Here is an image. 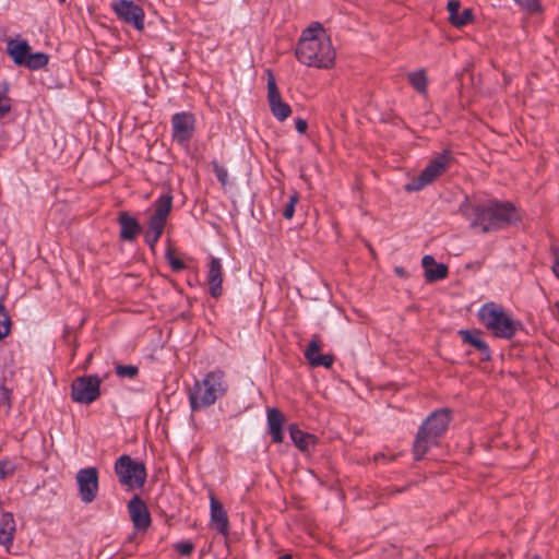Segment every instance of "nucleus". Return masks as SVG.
Returning <instances> with one entry per match:
<instances>
[{"mask_svg": "<svg viewBox=\"0 0 559 559\" xmlns=\"http://www.w3.org/2000/svg\"><path fill=\"white\" fill-rule=\"evenodd\" d=\"M299 62L307 67L330 68L335 60V50L319 22L304 29L295 51Z\"/></svg>", "mask_w": 559, "mask_h": 559, "instance_id": "f257e3e1", "label": "nucleus"}, {"mask_svg": "<svg viewBox=\"0 0 559 559\" xmlns=\"http://www.w3.org/2000/svg\"><path fill=\"white\" fill-rule=\"evenodd\" d=\"M229 389L227 376L222 369H214L195 380L189 392V403L192 411H199L214 405L223 399Z\"/></svg>", "mask_w": 559, "mask_h": 559, "instance_id": "f03ea898", "label": "nucleus"}, {"mask_svg": "<svg viewBox=\"0 0 559 559\" xmlns=\"http://www.w3.org/2000/svg\"><path fill=\"white\" fill-rule=\"evenodd\" d=\"M7 53L16 66L29 70H39L48 64L49 57L45 52H32L26 39L10 38L7 40Z\"/></svg>", "mask_w": 559, "mask_h": 559, "instance_id": "7ed1b4c3", "label": "nucleus"}, {"mask_svg": "<svg viewBox=\"0 0 559 559\" xmlns=\"http://www.w3.org/2000/svg\"><path fill=\"white\" fill-rule=\"evenodd\" d=\"M115 473L119 483L129 488H140L146 479L144 464L135 462L127 454L119 456L115 462Z\"/></svg>", "mask_w": 559, "mask_h": 559, "instance_id": "20e7f679", "label": "nucleus"}, {"mask_svg": "<svg viewBox=\"0 0 559 559\" xmlns=\"http://www.w3.org/2000/svg\"><path fill=\"white\" fill-rule=\"evenodd\" d=\"M523 328L521 321L506 312L501 306L491 302L490 330L491 336L511 340Z\"/></svg>", "mask_w": 559, "mask_h": 559, "instance_id": "39448f33", "label": "nucleus"}, {"mask_svg": "<svg viewBox=\"0 0 559 559\" xmlns=\"http://www.w3.org/2000/svg\"><path fill=\"white\" fill-rule=\"evenodd\" d=\"M100 395V379L98 376H82L71 385V397L74 402L88 405Z\"/></svg>", "mask_w": 559, "mask_h": 559, "instance_id": "423d86ee", "label": "nucleus"}, {"mask_svg": "<svg viewBox=\"0 0 559 559\" xmlns=\"http://www.w3.org/2000/svg\"><path fill=\"white\" fill-rule=\"evenodd\" d=\"M521 221V213L509 201L491 199V231L515 226Z\"/></svg>", "mask_w": 559, "mask_h": 559, "instance_id": "0eeeda50", "label": "nucleus"}, {"mask_svg": "<svg viewBox=\"0 0 559 559\" xmlns=\"http://www.w3.org/2000/svg\"><path fill=\"white\" fill-rule=\"evenodd\" d=\"M78 491L83 503H92L99 489L98 471L96 467H85L78 471L75 476Z\"/></svg>", "mask_w": 559, "mask_h": 559, "instance_id": "6e6552de", "label": "nucleus"}, {"mask_svg": "<svg viewBox=\"0 0 559 559\" xmlns=\"http://www.w3.org/2000/svg\"><path fill=\"white\" fill-rule=\"evenodd\" d=\"M448 156L442 154L432 159L420 173V175L412 179L406 186V191H418L433 182L447 168Z\"/></svg>", "mask_w": 559, "mask_h": 559, "instance_id": "1a4fd4ad", "label": "nucleus"}, {"mask_svg": "<svg viewBox=\"0 0 559 559\" xmlns=\"http://www.w3.org/2000/svg\"><path fill=\"white\" fill-rule=\"evenodd\" d=\"M111 9L120 21L132 25L139 32L144 29V10L132 0H117Z\"/></svg>", "mask_w": 559, "mask_h": 559, "instance_id": "9d476101", "label": "nucleus"}, {"mask_svg": "<svg viewBox=\"0 0 559 559\" xmlns=\"http://www.w3.org/2000/svg\"><path fill=\"white\" fill-rule=\"evenodd\" d=\"M195 131V116L189 111L176 112L171 117V136L179 145H187Z\"/></svg>", "mask_w": 559, "mask_h": 559, "instance_id": "9b49d317", "label": "nucleus"}, {"mask_svg": "<svg viewBox=\"0 0 559 559\" xmlns=\"http://www.w3.org/2000/svg\"><path fill=\"white\" fill-rule=\"evenodd\" d=\"M267 73V102L272 115L278 120L284 121L292 115L290 106L283 102L278 87L276 85L275 76L271 70Z\"/></svg>", "mask_w": 559, "mask_h": 559, "instance_id": "f8f14e48", "label": "nucleus"}, {"mask_svg": "<svg viewBox=\"0 0 559 559\" xmlns=\"http://www.w3.org/2000/svg\"><path fill=\"white\" fill-rule=\"evenodd\" d=\"M460 212L469 221L473 229L483 234L489 230L488 209L485 205L467 201L460 206Z\"/></svg>", "mask_w": 559, "mask_h": 559, "instance_id": "ddd939ff", "label": "nucleus"}, {"mask_svg": "<svg viewBox=\"0 0 559 559\" xmlns=\"http://www.w3.org/2000/svg\"><path fill=\"white\" fill-rule=\"evenodd\" d=\"M154 214L148 218L147 229L154 233L163 234L167 217L173 207V197L162 194L154 202Z\"/></svg>", "mask_w": 559, "mask_h": 559, "instance_id": "4468645a", "label": "nucleus"}, {"mask_svg": "<svg viewBox=\"0 0 559 559\" xmlns=\"http://www.w3.org/2000/svg\"><path fill=\"white\" fill-rule=\"evenodd\" d=\"M451 421V412L448 408H441L433 412L419 427L426 430L431 437L439 439L445 433Z\"/></svg>", "mask_w": 559, "mask_h": 559, "instance_id": "2eb2a0df", "label": "nucleus"}, {"mask_svg": "<svg viewBox=\"0 0 559 559\" xmlns=\"http://www.w3.org/2000/svg\"><path fill=\"white\" fill-rule=\"evenodd\" d=\"M224 269L219 258L211 255L207 263L206 283L209 293L213 298H218L223 294Z\"/></svg>", "mask_w": 559, "mask_h": 559, "instance_id": "dca6fc26", "label": "nucleus"}, {"mask_svg": "<svg viewBox=\"0 0 559 559\" xmlns=\"http://www.w3.org/2000/svg\"><path fill=\"white\" fill-rule=\"evenodd\" d=\"M128 510L135 530L145 531L151 525L147 506L139 496H134L129 501Z\"/></svg>", "mask_w": 559, "mask_h": 559, "instance_id": "f3484780", "label": "nucleus"}, {"mask_svg": "<svg viewBox=\"0 0 559 559\" xmlns=\"http://www.w3.org/2000/svg\"><path fill=\"white\" fill-rule=\"evenodd\" d=\"M211 524L224 536L229 532V521L227 512L223 504L214 497L211 496Z\"/></svg>", "mask_w": 559, "mask_h": 559, "instance_id": "a211bd4d", "label": "nucleus"}, {"mask_svg": "<svg viewBox=\"0 0 559 559\" xmlns=\"http://www.w3.org/2000/svg\"><path fill=\"white\" fill-rule=\"evenodd\" d=\"M118 223L120 225V239L123 241H133L142 230L139 222L128 212L119 214Z\"/></svg>", "mask_w": 559, "mask_h": 559, "instance_id": "6ab92c4d", "label": "nucleus"}, {"mask_svg": "<svg viewBox=\"0 0 559 559\" xmlns=\"http://www.w3.org/2000/svg\"><path fill=\"white\" fill-rule=\"evenodd\" d=\"M305 356L312 367L323 366L330 368L334 362V357L331 354H320V344L313 338L310 341L308 347L305 350Z\"/></svg>", "mask_w": 559, "mask_h": 559, "instance_id": "aec40b11", "label": "nucleus"}, {"mask_svg": "<svg viewBox=\"0 0 559 559\" xmlns=\"http://www.w3.org/2000/svg\"><path fill=\"white\" fill-rule=\"evenodd\" d=\"M421 265L425 270L426 281L429 283L443 280L448 275V266L443 263H437L432 255H425Z\"/></svg>", "mask_w": 559, "mask_h": 559, "instance_id": "412c9836", "label": "nucleus"}, {"mask_svg": "<svg viewBox=\"0 0 559 559\" xmlns=\"http://www.w3.org/2000/svg\"><path fill=\"white\" fill-rule=\"evenodd\" d=\"M284 416L277 408H270L267 411L269 432L275 443H281L284 440V433L282 430Z\"/></svg>", "mask_w": 559, "mask_h": 559, "instance_id": "4be33fe9", "label": "nucleus"}, {"mask_svg": "<svg viewBox=\"0 0 559 559\" xmlns=\"http://www.w3.org/2000/svg\"><path fill=\"white\" fill-rule=\"evenodd\" d=\"M438 442L439 441L436 438L431 437L429 433H427L426 430L419 428L413 447L415 460H421L425 456V454L429 451V449L432 445H437Z\"/></svg>", "mask_w": 559, "mask_h": 559, "instance_id": "5701e85b", "label": "nucleus"}, {"mask_svg": "<svg viewBox=\"0 0 559 559\" xmlns=\"http://www.w3.org/2000/svg\"><path fill=\"white\" fill-rule=\"evenodd\" d=\"M447 9L449 12L450 23L456 27L465 26L473 19V12L471 9H465L463 10L462 14H459L460 2L456 0L449 1L447 4Z\"/></svg>", "mask_w": 559, "mask_h": 559, "instance_id": "b1692460", "label": "nucleus"}, {"mask_svg": "<svg viewBox=\"0 0 559 559\" xmlns=\"http://www.w3.org/2000/svg\"><path fill=\"white\" fill-rule=\"evenodd\" d=\"M289 435L294 444L304 452L309 451L316 445L317 438L311 433L300 430L296 425L289 426Z\"/></svg>", "mask_w": 559, "mask_h": 559, "instance_id": "393cba45", "label": "nucleus"}, {"mask_svg": "<svg viewBox=\"0 0 559 559\" xmlns=\"http://www.w3.org/2000/svg\"><path fill=\"white\" fill-rule=\"evenodd\" d=\"M15 533V521L10 512L3 513L0 521V544L5 548L12 545Z\"/></svg>", "mask_w": 559, "mask_h": 559, "instance_id": "a878e982", "label": "nucleus"}, {"mask_svg": "<svg viewBox=\"0 0 559 559\" xmlns=\"http://www.w3.org/2000/svg\"><path fill=\"white\" fill-rule=\"evenodd\" d=\"M459 334L465 344H468L479 350L487 348L486 342L481 338V332L478 330H460Z\"/></svg>", "mask_w": 559, "mask_h": 559, "instance_id": "bb28decb", "label": "nucleus"}, {"mask_svg": "<svg viewBox=\"0 0 559 559\" xmlns=\"http://www.w3.org/2000/svg\"><path fill=\"white\" fill-rule=\"evenodd\" d=\"M408 81L411 85L420 94H426L427 92V76L424 70H418L415 72H411L408 74Z\"/></svg>", "mask_w": 559, "mask_h": 559, "instance_id": "cd10ccee", "label": "nucleus"}, {"mask_svg": "<svg viewBox=\"0 0 559 559\" xmlns=\"http://www.w3.org/2000/svg\"><path fill=\"white\" fill-rule=\"evenodd\" d=\"M11 319L5 310L3 302L0 300V340H3L10 334Z\"/></svg>", "mask_w": 559, "mask_h": 559, "instance_id": "c85d7f7f", "label": "nucleus"}, {"mask_svg": "<svg viewBox=\"0 0 559 559\" xmlns=\"http://www.w3.org/2000/svg\"><path fill=\"white\" fill-rule=\"evenodd\" d=\"M139 369L132 365H117L116 374L120 378L133 379L138 376Z\"/></svg>", "mask_w": 559, "mask_h": 559, "instance_id": "c756f323", "label": "nucleus"}, {"mask_svg": "<svg viewBox=\"0 0 559 559\" xmlns=\"http://www.w3.org/2000/svg\"><path fill=\"white\" fill-rule=\"evenodd\" d=\"M298 203V194L294 192L289 195V200L283 210V216L286 219H292L295 213V206Z\"/></svg>", "mask_w": 559, "mask_h": 559, "instance_id": "7c9ffc66", "label": "nucleus"}, {"mask_svg": "<svg viewBox=\"0 0 559 559\" xmlns=\"http://www.w3.org/2000/svg\"><path fill=\"white\" fill-rule=\"evenodd\" d=\"M174 548L179 555L183 557H189L194 550V545L189 540H181L176 543L174 545Z\"/></svg>", "mask_w": 559, "mask_h": 559, "instance_id": "2f4dec72", "label": "nucleus"}, {"mask_svg": "<svg viewBox=\"0 0 559 559\" xmlns=\"http://www.w3.org/2000/svg\"><path fill=\"white\" fill-rule=\"evenodd\" d=\"M15 464L10 460L0 461V479L12 476L15 472Z\"/></svg>", "mask_w": 559, "mask_h": 559, "instance_id": "473e14b6", "label": "nucleus"}, {"mask_svg": "<svg viewBox=\"0 0 559 559\" xmlns=\"http://www.w3.org/2000/svg\"><path fill=\"white\" fill-rule=\"evenodd\" d=\"M166 259L175 272H180L186 267V264L180 259L176 258L170 250L166 252Z\"/></svg>", "mask_w": 559, "mask_h": 559, "instance_id": "72a5a7b5", "label": "nucleus"}, {"mask_svg": "<svg viewBox=\"0 0 559 559\" xmlns=\"http://www.w3.org/2000/svg\"><path fill=\"white\" fill-rule=\"evenodd\" d=\"M213 170H214V174H215L217 180L222 185H226L227 183V179H228L227 169L225 167L218 165L217 163H214L213 164Z\"/></svg>", "mask_w": 559, "mask_h": 559, "instance_id": "f704fd0d", "label": "nucleus"}, {"mask_svg": "<svg viewBox=\"0 0 559 559\" xmlns=\"http://www.w3.org/2000/svg\"><path fill=\"white\" fill-rule=\"evenodd\" d=\"M519 5L528 12H537L540 9L538 0H514Z\"/></svg>", "mask_w": 559, "mask_h": 559, "instance_id": "c9c22d12", "label": "nucleus"}, {"mask_svg": "<svg viewBox=\"0 0 559 559\" xmlns=\"http://www.w3.org/2000/svg\"><path fill=\"white\" fill-rule=\"evenodd\" d=\"M11 109V100L4 92H0V117L8 114Z\"/></svg>", "mask_w": 559, "mask_h": 559, "instance_id": "e433bc0d", "label": "nucleus"}, {"mask_svg": "<svg viewBox=\"0 0 559 559\" xmlns=\"http://www.w3.org/2000/svg\"><path fill=\"white\" fill-rule=\"evenodd\" d=\"M478 314L484 325L489 328V304L483 305L478 311Z\"/></svg>", "mask_w": 559, "mask_h": 559, "instance_id": "4c0bfd02", "label": "nucleus"}, {"mask_svg": "<svg viewBox=\"0 0 559 559\" xmlns=\"http://www.w3.org/2000/svg\"><path fill=\"white\" fill-rule=\"evenodd\" d=\"M162 234L159 233H154V231H151L147 229L146 231V242L147 245L151 247V248H154V246L157 243V241L159 240Z\"/></svg>", "mask_w": 559, "mask_h": 559, "instance_id": "58836bf2", "label": "nucleus"}, {"mask_svg": "<svg viewBox=\"0 0 559 559\" xmlns=\"http://www.w3.org/2000/svg\"><path fill=\"white\" fill-rule=\"evenodd\" d=\"M0 406H4L5 408H10V392L4 386L1 388Z\"/></svg>", "mask_w": 559, "mask_h": 559, "instance_id": "ea45409f", "label": "nucleus"}, {"mask_svg": "<svg viewBox=\"0 0 559 559\" xmlns=\"http://www.w3.org/2000/svg\"><path fill=\"white\" fill-rule=\"evenodd\" d=\"M551 270L559 281V249L554 250V262L551 265Z\"/></svg>", "mask_w": 559, "mask_h": 559, "instance_id": "a19ab883", "label": "nucleus"}, {"mask_svg": "<svg viewBox=\"0 0 559 559\" xmlns=\"http://www.w3.org/2000/svg\"><path fill=\"white\" fill-rule=\"evenodd\" d=\"M295 128L298 133L304 134L307 131L308 123L305 119L298 118L295 121Z\"/></svg>", "mask_w": 559, "mask_h": 559, "instance_id": "79ce46f5", "label": "nucleus"}, {"mask_svg": "<svg viewBox=\"0 0 559 559\" xmlns=\"http://www.w3.org/2000/svg\"><path fill=\"white\" fill-rule=\"evenodd\" d=\"M395 273H396L399 276H401V277H403V276L405 275V271H404V269H403V267H401V266L395 267Z\"/></svg>", "mask_w": 559, "mask_h": 559, "instance_id": "37998d69", "label": "nucleus"}, {"mask_svg": "<svg viewBox=\"0 0 559 559\" xmlns=\"http://www.w3.org/2000/svg\"><path fill=\"white\" fill-rule=\"evenodd\" d=\"M278 559H292L290 555H283Z\"/></svg>", "mask_w": 559, "mask_h": 559, "instance_id": "c03bdc74", "label": "nucleus"}, {"mask_svg": "<svg viewBox=\"0 0 559 559\" xmlns=\"http://www.w3.org/2000/svg\"><path fill=\"white\" fill-rule=\"evenodd\" d=\"M556 308H557V310L559 312V300L556 302Z\"/></svg>", "mask_w": 559, "mask_h": 559, "instance_id": "a18cd8bd", "label": "nucleus"}, {"mask_svg": "<svg viewBox=\"0 0 559 559\" xmlns=\"http://www.w3.org/2000/svg\"><path fill=\"white\" fill-rule=\"evenodd\" d=\"M500 559H507V556H506L504 554H502V555L500 556Z\"/></svg>", "mask_w": 559, "mask_h": 559, "instance_id": "49530a36", "label": "nucleus"}, {"mask_svg": "<svg viewBox=\"0 0 559 559\" xmlns=\"http://www.w3.org/2000/svg\"><path fill=\"white\" fill-rule=\"evenodd\" d=\"M59 2H60V3H64V2H66V0H59Z\"/></svg>", "mask_w": 559, "mask_h": 559, "instance_id": "de8ad7c7", "label": "nucleus"}]
</instances>
